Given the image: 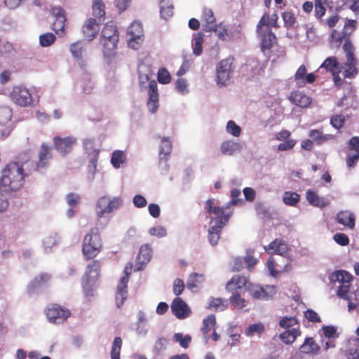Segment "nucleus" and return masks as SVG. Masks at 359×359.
Segmentation results:
<instances>
[{
	"label": "nucleus",
	"mask_w": 359,
	"mask_h": 359,
	"mask_svg": "<svg viewBox=\"0 0 359 359\" xmlns=\"http://www.w3.org/2000/svg\"><path fill=\"white\" fill-rule=\"evenodd\" d=\"M29 161L20 163L16 161L8 163L1 170L0 177V189L2 191L11 194L20 190L25 182V178L29 175L25 172L24 166Z\"/></svg>",
	"instance_id": "1"
},
{
	"label": "nucleus",
	"mask_w": 359,
	"mask_h": 359,
	"mask_svg": "<svg viewBox=\"0 0 359 359\" xmlns=\"http://www.w3.org/2000/svg\"><path fill=\"white\" fill-rule=\"evenodd\" d=\"M205 210L210 217L214 214L215 217L210 220V227L208 229V241L212 245H216L219 239L221 231L229 219V215L226 214L224 209L219 206H214L212 199H208L205 203Z\"/></svg>",
	"instance_id": "2"
},
{
	"label": "nucleus",
	"mask_w": 359,
	"mask_h": 359,
	"mask_svg": "<svg viewBox=\"0 0 359 359\" xmlns=\"http://www.w3.org/2000/svg\"><path fill=\"white\" fill-rule=\"evenodd\" d=\"M119 32L116 26L112 22L107 23L101 32L100 43L102 52L106 57H112L116 53Z\"/></svg>",
	"instance_id": "3"
},
{
	"label": "nucleus",
	"mask_w": 359,
	"mask_h": 359,
	"mask_svg": "<svg viewBox=\"0 0 359 359\" xmlns=\"http://www.w3.org/2000/svg\"><path fill=\"white\" fill-rule=\"evenodd\" d=\"M102 249V241L98 227L91 228L84 236L82 243V253L86 260L94 259Z\"/></svg>",
	"instance_id": "4"
},
{
	"label": "nucleus",
	"mask_w": 359,
	"mask_h": 359,
	"mask_svg": "<svg viewBox=\"0 0 359 359\" xmlns=\"http://www.w3.org/2000/svg\"><path fill=\"white\" fill-rule=\"evenodd\" d=\"M233 57L222 60L217 66V83L220 86L226 85L233 72Z\"/></svg>",
	"instance_id": "5"
},
{
	"label": "nucleus",
	"mask_w": 359,
	"mask_h": 359,
	"mask_svg": "<svg viewBox=\"0 0 359 359\" xmlns=\"http://www.w3.org/2000/svg\"><path fill=\"white\" fill-rule=\"evenodd\" d=\"M71 313L67 309L57 304L48 306L46 310V316L50 323H60L67 320Z\"/></svg>",
	"instance_id": "6"
},
{
	"label": "nucleus",
	"mask_w": 359,
	"mask_h": 359,
	"mask_svg": "<svg viewBox=\"0 0 359 359\" xmlns=\"http://www.w3.org/2000/svg\"><path fill=\"white\" fill-rule=\"evenodd\" d=\"M122 199L118 197L109 199L107 196H102L97 203V215L101 218L105 213H110L118 209L122 205Z\"/></svg>",
	"instance_id": "7"
},
{
	"label": "nucleus",
	"mask_w": 359,
	"mask_h": 359,
	"mask_svg": "<svg viewBox=\"0 0 359 359\" xmlns=\"http://www.w3.org/2000/svg\"><path fill=\"white\" fill-rule=\"evenodd\" d=\"M52 147L45 143L41 146V149L39 152V160L36 163L33 161H29L27 165H31V168L28 170L29 172H32L36 170L46 168L48 165L49 161L52 158Z\"/></svg>",
	"instance_id": "8"
},
{
	"label": "nucleus",
	"mask_w": 359,
	"mask_h": 359,
	"mask_svg": "<svg viewBox=\"0 0 359 359\" xmlns=\"http://www.w3.org/2000/svg\"><path fill=\"white\" fill-rule=\"evenodd\" d=\"M55 20L51 25V29L59 36H64L66 34L65 24L67 18L65 12L61 7H53L50 10Z\"/></svg>",
	"instance_id": "9"
},
{
	"label": "nucleus",
	"mask_w": 359,
	"mask_h": 359,
	"mask_svg": "<svg viewBox=\"0 0 359 359\" xmlns=\"http://www.w3.org/2000/svg\"><path fill=\"white\" fill-rule=\"evenodd\" d=\"M12 101L21 107L30 105L32 102V96L29 90L23 86H15L11 93Z\"/></svg>",
	"instance_id": "10"
},
{
	"label": "nucleus",
	"mask_w": 359,
	"mask_h": 359,
	"mask_svg": "<svg viewBox=\"0 0 359 359\" xmlns=\"http://www.w3.org/2000/svg\"><path fill=\"white\" fill-rule=\"evenodd\" d=\"M101 263L99 260H93L86 268L85 274L83 277L82 284L83 288L95 283L100 277Z\"/></svg>",
	"instance_id": "11"
},
{
	"label": "nucleus",
	"mask_w": 359,
	"mask_h": 359,
	"mask_svg": "<svg viewBox=\"0 0 359 359\" xmlns=\"http://www.w3.org/2000/svg\"><path fill=\"white\" fill-rule=\"evenodd\" d=\"M250 284L248 278L241 275L233 276L226 285V290L230 292H241L248 290Z\"/></svg>",
	"instance_id": "12"
},
{
	"label": "nucleus",
	"mask_w": 359,
	"mask_h": 359,
	"mask_svg": "<svg viewBox=\"0 0 359 359\" xmlns=\"http://www.w3.org/2000/svg\"><path fill=\"white\" fill-rule=\"evenodd\" d=\"M76 142V140L72 136L61 137L55 136L53 138V144L55 150L65 156L72 150V147Z\"/></svg>",
	"instance_id": "13"
},
{
	"label": "nucleus",
	"mask_w": 359,
	"mask_h": 359,
	"mask_svg": "<svg viewBox=\"0 0 359 359\" xmlns=\"http://www.w3.org/2000/svg\"><path fill=\"white\" fill-rule=\"evenodd\" d=\"M12 117V110L8 107H0V137H4L10 134V122Z\"/></svg>",
	"instance_id": "14"
},
{
	"label": "nucleus",
	"mask_w": 359,
	"mask_h": 359,
	"mask_svg": "<svg viewBox=\"0 0 359 359\" xmlns=\"http://www.w3.org/2000/svg\"><path fill=\"white\" fill-rule=\"evenodd\" d=\"M264 250L269 255H279L286 257L289 251V247L285 241L276 238L271 242L269 245L264 246Z\"/></svg>",
	"instance_id": "15"
},
{
	"label": "nucleus",
	"mask_w": 359,
	"mask_h": 359,
	"mask_svg": "<svg viewBox=\"0 0 359 359\" xmlns=\"http://www.w3.org/2000/svg\"><path fill=\"white\" fill-rule=\"evenodd\" d=\"M147 107L154 114L158 107V85L155 80L151 81L149 83Z\"/></svg>",
	"instance_id": "16"
},
{
	"label": "nucleus",
	"mask_w": 359,
	"mask_h": 359,
	"mask_svg": "<svg viewBox=\"0 0 359 359\" xmlns=\"http://www.w3.org/2000/svg\"><path fill=\"white\" fill-rule=\"evenodd\" d=\"M261 40L260 46L262 51L270 50L276 41V37L271 27H265L260 33H257Z\"/></svg>",
	"instance_id": "17"
},
{
	"label": "nucleus",
	"mask_w": 359,
	"mask_h": 359,
	"mask_svg": "<svg viewBox=\"0 0 359 359\" xmlns=\"http://www.w3.org/2000/svg\"><path fill=\"white\" fill-rule=\"evenodd\" d=\"M170 307L173 314L179 319L187 318L191 313L187 304L180 297L175 298Z\"/></svg>",
	"instance_id": "18"
},
{
	"label": "nucleus",
	"mask_w": 359,
	"mask_h": 359,
	"mask_svg": "<svg viewBox=\"0 0 359 359\" xmlns=\"http://www.w3.org/2000/svg\"><path fill=\"white\" fill-rule=\"evenodd\" d=\"M100 30V25L95 18L88 19L82 27V32L83 36L88 41L93 40Z\"/></svg>",
	"instance_id": "19"
},
{
	"label": "nucleus",
	"mask_w": 359,
	"mask_h": 359,
	"mask_svg": "<svg viewBox=\"0 0 359 359\" xmlns=\"http://www.w3.org/2000/svg\"><path fill=\"white\" fill-rule=\"evenodd\" d=\"M152 248L149 244H144L140 248L136 258L137 271L141 270L142 266L147 264L151 257Z\"/></svg>",
	"instance_id": "20"
},
{
	"label": "nucleus",
	"mask_w": 359,
	"mask_h": 359,
	"mask_svg": "<svg viewBox=\"0 0 359 359\" xmlns=\"http://www.w3.org/2000/svg\"><path fill=\"white\" fill-rule=\"evenodd\" d=\"M127 278H121L116 289V304L118 308H120L126 301L128 297V284Z\"/></svg>",
	"instance_id": "21"
},
{
	"label": "nucleus",
	"mask_w": 359,
	"mask_h": 359,
	"mask_svg": "<svg viewBox=\"0 0 359 359\" xmlns=\"http://www.w3.org/2000/svg\"><path fill=\"white\" fill-rule=\"evenodd\" d=\"M337 222L350 229L355 227V215L348 210L339 211L336 217Z\"/></svg>",
	"instance_id": "22"
},
{
	"label": "nucleus",
	"mask_w": 359,
	"mask_h": 359,
	"mask_svg": "<svg viewBox=\"0 0 359 359\" xmlns=\"http://www.w3.org/2000/svg\"><path fill=\"white\" fill-rule=\"evenodd\" d=\"M358 60H347L339 66L341 72L345 79L354 78L358 74L357 68Z\"/></svg>",
	"instance_id": "23"
},
{
	"label": "nucleus",
	"mask_w": 359,
	"mask_h": 359,
	"mask_svg": "<svg viewBox=\"0 0 359 359\" xmlns=\"http://www.w3.org/2000/svg\"><path fill=\"white\" fill-rule=\"evenodd\" d=\"M302 334L299 326L286 330L280 334L279 338L280 341L286 344L291 345L294 342L296 339Z\"/></svg>",
	"instance_id": "24"
},
{
	"label": "nucleus",
	"mask_w": 359,
	"mask_h": 359,
	"mask_svg": "<svg viewBox=\"0 0 359 359\" xmlns=\"http://www.w3.org/2000/svg\"><path fill=\"white\" fill-rule=\"evenodd\" d=\"M291 102L302 108L307 107L311 103V98L299 91L292 92L290 96Z\"/></svg>",
	"instance_id": "25"
},
{
	"label": "nucleus",
	"mask_w": 359,
	"mask_h": 359,
	"mask_svg": "<svg viewBox=\"0 0 359 359\" xmlns=\"http://www.w3.org/2000/svg\"><path fill=\"white\" fill-rule=\"evenodd\" d=\"M216 326V318L215 315L210 314L203 320L201 332L206 341L210 339L209 333L214 330Z\"/></svg>",
	"instance_id": "26"
},
{
	"label": "nucleus",
	"mask_w": 359,
	"mask_h": 359,
	"mask_svg": "<svg viewBox=\"0 0 359 359\" xmlns=\"http://www.w3.org/2000/svg\"><path fill=\"white\" fill-rule=\"evenodd\" d=\"M241 146L238 142L229 140L223 142L221 144V152L224 155L232 156L236 152L239 151Z\"/></svg>",
	"instance_id": "27"
},
{
	"label": "nucleus",
	"mask_w": 359,
	"mask_h": 359,
	"mask_svg": "<svg viewBox=\"0 0 359 359\" xmlns=\"http://www.w3.org/2000/svg\"><path fill=\"white\" fill-rule=\"evenodd\" d=\"M203 20L205 22L203 25V29L205 32H212L215 28L216 20L213 12L210 9H205L203 13Z\"/></svg>",
	"instance_id": "28"
},
{
	"label": "nucleus",
	"mask_w": 359,
	"mask_h": 359,
	"mask_svg": "<svg viewBox=\"0 0 359 359\" xmlns=\"http://www.w3.org/2000/svg\"><path fill=\"white\" fill-rule=\"evenodd\" d=\"M70 52L73 57L77 60H79V66L81 68H84L86 66L85 62L82 60V55L84 50L83 45L80 41L72 43L69 48Z\"/></svg>",
	"instance_id": "29"
},
{
	"label": "nucleus",
	"mask_w": 359,
	"mask_h": 359,
	"mask_svg": "<svg viewBox=\"0 0 359 359\" xmlns=\"http://www.w3.org/2000/svg\"><path fill=\"white\" fill-rule=\"evenodd\" d=\"M340 64L335 56H330L326 58L320 65V68L325 69L327 72L331 74L341 70L339 68Z\"/></svg>",
	"instance_id": "30"
},
{
	"label": "nucleus",
	"mask_w": 359,
	"mask_h": 359,
	"mask_svg": "<svg viewBox=\"0 0 359 359\" xmlns=\"http://www.w3.org/2000/svg\"><path fill=\"white\" fill-rule=\"evenodd\" d=\"M172 147L170 140L166 137H162L159 149L160 161H162L163 158H165V161H167L168 156L171 153Z\"/></svg>",
	"instance_id": "31"
},
{
	"label": "nucleus",
	"mask_w": 359,
	"mask_h": 359,
	"mask_svg": "<svg viewBox=\"0 0 359 359\" xmlns=\"http://www.w3.org/2000/svg\"><path fill=\"white\" fill-rule=\"evenodd\" d=\"M254 299H268L269 295L264 288L250 283L248 290Z\"/></svg>",
	"instance_id": "32"
},
{
	"label": "nucleus",
	"mask_w": 359,
	"mask_h": 359,
	"mask_svg": "<svg viewBox=\"0 0 359 359\" xmlns=\"http://www.w3.org/2000/svg\"><path fill=\"white\" fill-rule=\"evenodd\" d=\"M306 199L313 206L323 208L327 205V202L323 198L318 196V194L311 190L306 192Z\"/></svg>",
	"instance_id": "33"
},
{
	"label": "nucleus",
	"mask_w": 359,
	"mask_h": 359,
	"mask_svg": "<svg viewBox=\"0 0 359 359\" xmlns=\"http://www.w3.org/2000/svg\"><path fill=\"white\" fill-rule=\"evenodd\" d=\"M320 348L311 337L306 338L304 344L301 346L300 350L304 353H317Z\"/></svg>",
	"instance_id": "34"
},
{
	"label": "nucleus",
	"mask_w": 359,
	"mask_h": 359,
	"mask_svg": "<svg viewBox=\"0 0 359 359\" xmlns=\"http://www.w3.org/2000/svg\"><path fill=\"white\" fill-rule=\"evenodd\" d=\"M228 306L227 301L222 298L212 297L210 299L208 309L215 311H224Z\"/></svg>",
	"instance_id": "35"
},
{
	"label": "nucleus",
	"mask_w": 359,
	"mask_h": 359,
	"mask_svg": "<svg viewBox=\"0 0 359 359\" xmlns=\"http://www.w3.org/2000/svg\"><path fill=\"white\" fill-rule=\"evenodd\" d=\"M143 29L140 22H133L128 28V34L132 37L133 39H141L142 36Z\"/></svg>",
	"instance_id": "36"
},
{
	"label": "nucleus",
	"mask_w": 359,
	"mask_h": 359,
	"mask_svg": "<svg viewBox=\"0 0 359 359\" xmlns=\"http://www.w3.org/2000/svg\"><path fill=\"white\" fill-rule=\"evenodd\" d=\"M93 14L97 18L104 19L105 16V5L102 0H93Z\"/></svg>",
	"instance_id": "37"
},
{
	"label": "nucleus",
	"mask_w": 359,
	"mask_h": 359,
	"mask_svg": "<svg viewBox=\"0 0 359 359\" xmlns=\"http://www.w3.org/2000/svg\"><path fill=\"white\" fill-rule=\"evenodd\" d=\"M300 200V195L293 191H285L283 196V203L290 206H295Z\"/></svg>",
	"instance_id": "38"
},
{
	"label": "nucleus",
	"mask_w": 359,
	"mask_h": 359,
	"mask_svg": "<svg viewBox=\"0 0 359 359\" xmlns=\"http://www.w3.org/2000/svg\"><path fill=\"white\" fill-rule=\"evenodd\" d=\"M279 326L283 329H291L299 326V321L296 317L292 316H284L279 320Z\"/></svg>",
	"instance_id": "39"
},
{
	"label": "nucleus",
	"mask_w": 359,
	"mask_h": 359,
	"mask_svg": "<svg viewBox=\"0 0 359 359\" xmlns=\"http://www.w3.org/2000/svg\"><path fill=\"white\" fill-rule=\"evenodd\" d=\"M229 302L234 309H243L246 306V300L241 297V292H231Z\"/></svg>",
	"instance_id": "40"
},
{
	"label": "nucleus",
	"mask_w": 359,
	"mask_h": 359,
	"mask_svg": "<svg viewBox=\"0 0 359 359\" xmlns=\"http://www.w3.org/2000/svg\"><path fill=\"white\" fill-rule=\"evenodd\" d=\"M122 346V339L120 337L114 338L111 349V359H121L120 353Z\"/></svg>",
	"instance_id": "41"
},
{
	"label": "nucleus",
	"mask_w": 359,
	"mask_h": 359,
	"mask_svg": "<svg viewBox=\"0 0 359 359\" xmlns=\"http://www.w3.org/2000/svg\"><path fill=\"white\" fill-rule=\"evenodd\" d=\"M203 276L197 273H193L190 274L187 280V287L189 289H194L197 287L203 281Z\"/></svg>",
	"instance_id": "42"
},
{
	"label": "nucleus",
	"mask_w": 359,
	"mask_h": 359,
	"mask_svg": "<svg viewBox=\"0 0 359 359\" xmlns=\"http://www.w3.org/2000/svg\"><path fill=\"white\" fill-rule=\"evenodd\" d=\"M173 340L180 344L183 348H187L191 341V337L189 334L183 335L182 333H175L173 335Z\"/></svg>",
	"instance_id": "43"
},
{
	"label": "nucleus",
	"mask_w": 359,
	"mask_h": 359,
	"mask_svg": "<svg viewBox=\"0 0 359 359\" xmlns=\"http://www.w3.org/2000/svg\"><path fill=\"white\" fill-rule=\"evenodd\" d=\"M203 35L201 33H197L194 39L193 53L195 55L198 56L203 52Z\"/></svg>",
	"instance_id": "44"
},
{
	"label": "nucleus",
	"mask_w": 359,
	"mask_h": 359,
	"mask_svg": "<svg viewBox=\"0 0 359 359\" xmlns=\"http://www.w3.org/2000/svg\"><path fill=\"white\" fill-rule=\"evenodd\" d=\"M125 161V154L123 151L116 150L112 154L111 163L115 168H118L121 163Z\"/></svg>",
	"instance_id": "45"
},
{
	"label": "nucleus",
	"mask_w": 359,
	"mask_h": 359,
	"mask_svg": "<svg viewBox=\"0 0 359 359\" xmlns=\"http://www.w3.org/2000/svg\"><path fill=\"white\" fill-rule=\"evenodd\" d=\"M56 40L55 36L50 32L44 33L39 36V43L43 47L51 46Z\"/></svg>",
	"instance_id": "46"
},
{
	"label": "nucleus",
	"mask_w": 359,
	"mask_h": 359,
	"mask_svg": "<svg viewBox=\"0 0 359 359\" xmlns=\"http://www.w3.org/2000/svg\"><path fill=\"white\" fill-rule=\"evenodd\" d=\"M265 327L262 323H255L248 327L245 331V334L250 337L254 335L255 333L260 334L263 333Z\"/></svg>",
	"instance_id": "47"
},
{
	"label": "nucleus",
	"mask_w": 359,
	"mask_h": 359,
	"mask_svg": "<svg viewBox=\"0 0 359 359\" xmlns=\"http://www.w3.org/2000/svg\"><path fill=\"white\" fill-rule=\"evenodd\" d=\"M309 135L316 141L318 144H321L329 139L328 135H324L323 133L318 130H311Z\"/></svg>",
	"instance_id": "48"
},
{
	"label": "nucleus",
	"mask_w": 359,
	"mask_h": 359,
	"mask_svg": "<svg viewBox=\"0 0 359 359\" xmlns=\"http://www.w3.org/2000/svg\"><path fill=\"white\" fill-rule=\"evenodd\" d=\"M282 17L285 26L287 28H292L294 26L296 23V18L292 12L285 11L283 13Z\"/></svg>",
	"instance_id": "49"
},
{
	"label": "nucleus",
	"mask_w": 359,
	"mask_h": 359,
	"mask_svg": "<svg viewBox=\"0 0 359 359\" xmlns=\"http://www.w3.org/2000/svg\"><path fill=\"white\" fill-rule=\"evenodd\" d=\"M157 77L158 81L160 83L167 84L169 83L171 81V76L169 72L163 67L159 69Z\"/></svg>",
	"instance_id": "50"
},
{
	"label": "nucleus",
	"mask_w": 359,
	"mask_h": 359,
	"mask_svg": "<svg viewBox=\"0 0 359 359\" xmlns=\"http://www.w3.org/2000/svg\"><path fill=\"white\" fill-rule=\"evenodd\" d=\"M270 15L269 13H264L263 16L259 20L256 32L260 33L262 30H264L265 27H270Z\"/></svg>",
	"instance_id": "51"
},
{
	"label": "nucleus",
	"mask_w": 359,
	"mask_h": 359,
	"mask_svg": "<svg viewBox=\"0 0 359 359\" xmlns=\"http://www.w3.org/2000/svg\"><path fill=\"white\" fill-rule=\"evenodd\" d=\"M336 279L341 283H350L353 276L346 271H339L335 274Z\"/></svg>",
	"instance_id": "52"
},
{
	"label": "nucleus",
	"mask_w": 359,
	"mask_h": 359,
	"mask_svg": "<svg viewBox=\"0 0 359 359\" xmlns=\"http://www.w3.org/2000/svg\"><path fill=\"white\" fill-rule=\"evenodd\" d=\"M322 331L324 337L328 339H337L338 337L337 330L334 326L324 325L322 327Z\"/></svg>",
	"instance_id": "53"
},
{
	"label": "nucleus",
	"mask_w": 359,
	"mask_h": 359,
	"mask_svg": "<svg viewBox=\"0 0 359 359\" xmlns=\"http://www.w3.org/2000/svg\"><path fill=\"white\" fill-rule=\"evenodd\" d=\"M227 132L234 137H238L241 135V127L236 125L233 121H229L226 124Z\"/></svg>",
	"instance_id": "54"
},
{
	"label": "nucleus",
	"mask_w": 359,
	"mask_h": 359,
	"mask_svg": "<svg viewBox=\"0 0 359 359\" xmlns=\"http://www.w3.org/2000/svg\"><path fill=\"white\" fill-rule=\"evenodd\" d=\"M343 49L346 53L347 60H357L354 56V48L350 41H345L343 45Z\"/></svg>",
	"instance_id": "55"
},
{
	"label": "nucleus",
	"mask_w": 359,
	"mask_h": 359,
	"mask_svg": "<svg viewBox=\"0 0 359 359\" xmlns=\"http://www.w3.org/2000/svg\"><path fill=\"white\" fill-rule=\"evenodd\" d=\"M340 17L337 14L332 15L327 18L325 20H322L320 22V25H326L329 28H333L336 26V25L338 23Z\"/></svg>",
	"instance_id": "56"
},
{
	"label": "nucleus",
	"mask_w": 359,
	"mask_h": 359,
	"mask_svg": "<svg viewBox=\"0 0 359 359\" xmlns=\"http://www.w3.org/2000/svg\"><path fill=\"white\" fill-rule=\"evenodd\" d=\"M350 286L351 283H341L337 290V295L344 299H349V296L348 295V294L349 292Z\"/></svg>",
	"instance_id": "57"
},
{
	"label": "nucleus",
	"mask_w": 359,
	"mask_h": 359,
	"mask_svg": "<svg viewBox=\"0 0 359 359\" xmlns=\"http://www.w3.org/2000/svg\"><path fill=\"white\" fill-rule=\"evenodd\" d=\"M212 32H215L217 36L223 41L226 40L229 36L227 29L222 24L216 25L215 28L212 29Z\"/></svg>",
	"instance_id": "58"
},
{
	"label": "nucleus",
	"mask_w": 359,
	"mask_h": 359,
	"mask_svg": "<svg viewBox=\"0 0 359 359\" xmlns=\"http://www.w3.org/2000/svg\"><path fill=\"white\" fill-rule=\"evenodd\" d=\"M345 122L344 116L342 115H334L330 118L331 125L336 129L343 127Z\"/></svg>",
	"instance_id": "59"
},
{
	"label": "nucleus",
	"mask_w": 359,
	"mask_h": 359,
	"mask_svg": "<svg viewBox=\"0 0 359 359\" xmlns=\"http://www.w3.org/2000/svg\"><path fill=\"white\" fill-rule=\"evenodd\" d=\"M296 144L297 141L295 140L290 139L285 140L278 145V150L281 151L291 150L294 148Z\"/></svg>",
	"instance_id": "60"
},
{
	"label": "nucleus",
	"mask_w": 359,
	"mask_h": 359,
	"mask_svg": "<svg viewBox=\"0 0 359 359\" xmlns=\"http://www.w3.org/2000/svg\"><path fill=\"white\" fill-rule=\"evenodd\" d=\"M359 160V154L348 152L346 155V165L348 168H353Z\"/></svg>",
	"instance_id": "61"
},
{
	"label": "nucleus",
	"mask_w": 359,
	"mask_h": 359,
	"mask_svg": "<svg viewBox=\"0 0 359 359\" xmlns=\"http://www.w3.org/2000/svg\"><path fill=\"white\" fill-rule=\"evenodd\" d=\"M50 279V276L47 273L41 274L32 280L30 287H36L39 286L41 284L46 283Z\"/></svg>",
	"instance_id": "62"
},
{
	"label": "nucleus",
	"mask_w": 359,
	"mask_h": 359,
	"mask_svg": "<svg viewBox=\"0 0 359 359\" xmlns=\"http://www.w3.org/2000/svg\"><path fill=\"white\" fill-rule=\"evenodd\" d=\"M168 344L167 339L162 337L159 338L155 343L154 350L157 353H161L163 351L166 349Z\"/></svg>",
	"instance_id": "63"
},
{
	"label": "nucleus",
	"mask_w": 359,
	"mask_h": 359,
	"mask_svg": "<svg viewBox=\"0 0 359 359\" xmlns=\"http://www.w3.org/2000/svg\"><path fill=\"white\" fill-rule=\"evenodd\" d=\"M348 152L359 154V137L355 136L350 139L348 142Z\"/></svg>",
	"instance_id": "64"
}]
</instances>
